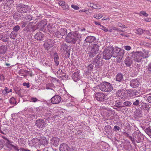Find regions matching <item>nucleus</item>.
<instances>
[{
    "label": "nucleus",
    "instance_id": "obj_1",
    "mask_svg": "<svg viewBox=\"0 0 151 151\" xmlns=\"http://www.w3.org/2000/svg\"><path fill=\"white\" fill-rule=\"evenodd\" d=\"M131 54H132L131 56L133 60L134 61L137 63L141 62L142 61L143 59L147 58L149 57L148 52L147 51H145V50H143V52H131Z\"/></svg>",
    "mask_w": 151,
    "mask_h": 151
},
{
    "label": "nucleus",
    "instance_id": "obj_2",
    "mask_svg": "<svg viewBox=\"0 0 151 151\" xmlns=\"http://www.w3.org/2000/svg\"><path fill=\"white\" fill-rule=\"evenodd\" d=\"M132 142L133 143H134L135 142L137 143L142 142L144 140L143 136L139 130H137L134 132L132 134Z\"/></svg>",
    "mask_w": 151,
    "mask_h": 151
},
{
    "label": "nucleus",
    "instance_id": "obj_3",
    "mask_svg": "<svg viewBox=\"0 0 151 151\" xmlns=\"http://www.w3.org/2000/svg\"><path fill=\"white\" fill-rule=\"evenodd\" d=\"M94 96L96 100L100 103L105 102L108 100H110V99L114 98L112 96H111L110 97V99H109L107 96L105 95L104 93L99 92L95 93Z\"/></svg>",
    "mask_w": 151,
    "mask_h": 151
},
{
    "label": "nucleus",
    "instance_id": "obj_4",
    "mask_svg": "<svg viewBox=\"0 0 151 151\" xmlns=\"http://www.w3.org/2000/svg\"><path fill=\"white\" fill-rule=\"evenodd\" d=\"M99 88L101 91L105 92H110L113 89V87L111 84L105 82L99 85Z\"/></svg>",
    "mask_w": 151,
    "mask_h": 151
},
{
    "label": "nucleus",
    "instance_id": "obj_5",
    "mask_svg": "<svg viewBox=\"0 0 151 151\" xmlns=\"http://www.w3.org/2000/svg\"><path fill=\"white\" fill-rule=\"evenodd\" d=\"M114 50V47L112 46H109L105 48L103 52L104 59L108 60L113 56L112 52Z\"/></svg>",
    "mask_w": 151,
    "mask_h": 151
},
{
    "label": "nucleus",
    "instance_id": "obj_6",
    "mask_svg": "<svg viewBox=\"0 0 151 151\" xmlns=\"http://www.w3.org/2000/svg\"><path fill=\"white\" fill-rule=\"evenodd\" d=\"M100 45L101 44L99 43L93 45V47L88 53L89 56L91 58L94 57L98 53L99 47Z\"/></svg>",
    "mask_w": 151,
    "mask_h": 151
},
{
    "label": "nucleus",
    "instance_id": "obj_7",
    "mask_svg": "<svg viewBox=\"0 0 151 151\" xmlns=\"http://www.w3.org/2000/svg\"><path fill=\"white\" fill-rule=\"evenodd\" d=\"M66 41L68 43H72L74 44L76 43V40L75 38L73 33L70 32L66 37Z\"/></svg>",
    "mask_w": 151,
    "mask_h": 151
},
{
    "label": "nucleus",
    "instance_id": "obj_8",
    "mask_svg": "<svg viewBox=\"0 0 151 151\" xmlns=\"http://www.w3.org/2000/svg\"><path fill=\"white\" fill-rule=\"evenodd\" d=\"M47 23V21L46 19H45L42 20L40 22L37 23L36 25L37 26V28L41 30L44 31L45 29Z\"/></svg>",
    "mask_w": 151,
    "mask_h": 151
},
{
    "label": "nucleus",
    "instance_id": "obj_9",
    "mask_svg": "<svg viewBox=\"0 0 151 151\" xmlns=\"http://www.w3.org/2000/svg\"><path fill=\"white\" fill-rule=\"evenodd\" d=\"M36 125L39 129H41L45 127L47 124L43 119H39L37 120L35 122Z\"/></svg>",
    "mask_w": 151,
    "mask_h": 151
},
{
    "label": "nucleus",
    "instance_id": "obj_10",
    "mask_svg": "<svg viewBox=\"0 0 151 151\" xmlns=\"http://www.w3.org/2000/svg\"><path fill=\"white\" fill-rule=\"evenodd\" d=\"M28 7L27 5L20 4L17 6V9L19 12L21 13H26L28 11Z\"/></svg>",
    "mask_w": 151,
    "mask_h": 151
},
{
    "label": "nucleus",
    "instance_id": "obj_11",
    "mask_svg": "<svg viewBox=\"0 0 151 151\" xmlns=\"http://www.w3.org/2000/svg\"><path fill=\"white\" fill-rule=\"evenodd\" d=\"M54 41L52 39L47 40L46 42L44 44V47L45 50H48L54 45Z\"/></svg>",
    "mask_w": 151,
    "mask_h": 151
},
{
    "label": "nucleus",
    "instance_id": "obj_12",
    "mask_svg": "<svg viewBox=\"0 0 151 151\" xmlns=\"http://www.w3.org/2000/svg\"><path fill=\"white\" fill-rule=\"evenodd\" d=\"M61 100V97L57 95H55L51 99V102L53 104H57L59 103Z\"/></svg>",
    "mask_w": 151,
    "mask_h": 151
},
{
    "label": "nucleus",
    "instance_id": "obj_13",
    "mask_svg": "<svg viewBox=\"0 0 151 151\" xmlns=\"http://www.w3.org/2000/svg\"><path fill=\"white\" fill-rule=\"evenodd\" d=\"M139 84L140 82L137 79H132L130 82V85L132 88L138 87Z\"/></svg>",
    "mask_w": 151,
    "mask_h": 151
},
{
    "label": "nucleus",
    "instance_id": "obj_14",
    "mask_svg": "<svg viewBox=\"0 0 151 151\" xmlns=\"http://www.w3.org/2000/svg\"><path fill=\"white\" fill-rule=\"evenodd\" d=\"M54 84L52 83H49L46 85V88L47 89H51V90L50 92V94L53 96L55 94V91L54 90L52 89V88H55Z\"/></svg>",
    "mask_w": 151,
    "mask_h": 151
},
{
    "label": "nucleus",
    "instance_id": "obj_15",
    "mask_svg": "<svg viewBox=\"0 0 151 151\" xmlns=\"http://www.w3.org/2000/svg\"><path fill=\"white\" fill-rule=\"evenodd\" d=\"M95 62L98 66H100L102 65V59L101 54H99L96 56Z\"/></svg>",
    "mask_w": 151,
    "mask_h": 151
},
{
    "label": "nucleus",
    "instance_id": "obj_16",
    "mask_svg": "<svg viewBox=\"0 0 151 151\" xmlns=\"http://www.w3.org/2000/svg\"><path fill=\"white\" fill-rule=\"evenodd\" d=\"M124 63L127 66L129 67L132 64L133 60L130 57H128L124 60Z\"/></svg>",
    "mask_w": 151,
    "mask_h": 151
},
{
    "label": "nucleus",
    "instance_id": "obj_17",
    "mask_svg": "<svg viewBox=\"0 0 151 151\" xmlns=\"http://www.w3.org/2000/svg\"><path fill=\"white\" fill-rule=\"evenodd\" d=\"M72 77L74 81L76 82L79 81L81 79L79 73L78 71L73 73Z\"/></svg>",
    "mask_w": 151,
    "mask_h": 151
},
{
    "label": "nucleus",
    "instance_id": "obj_18",
    "mask_svg": "<svg viewBox=\"0 0 151 151\" xmlns=\"http://www.w3.org/2000/svg\"><path fill=\"white\" fill-rule=\"evenodd\" d=\"M59 150L60 151H70V148L66 144L63 143L60 145Z\"/></svg>",
    "mask_w": 151,
    "mask_h": 151
},
{
    "label": "nucleus",
    "instance_id": "obj_19",
    "mask_svg": "<svg viewBox=\"0 0 151 151\" xmlns=\"http://www.w3.org/2000/svg\"><path fill=\"white\" fill-rule=\"evenodd\" d=\"M61 49L65 51H66L67 53H68L69 55H70V46H68L66 44L63 43L62 44L61 46Z\"/></svg>",
    "mask_w": 151,
    "mask_h": 151
},
{
    "label": "nucleus",
    "instance_id": "obj_20",
    "mask_svg": "<svg viewBox=\"0 0 151 151\" xmlns=\"http://www.w3.org/2000/svg\"><path fill=\"white\" fill-rule=\"evenodd\" d=\"M96 39L95 37L93 36H89L87 37L84 40V43L85 42L91 43L94 42Z\"/></svg>",
    "mask_w": 151,
    "mask_h": 151
},
{
    "label": "nucleus",
    "instance_id": "obj_21",
    "mask_svg": "<svg viewBox=\"0 0 151 151\" xmlns=\"http://www.w3.org/2000/svg\"><path fill=\"white\" fill-rule=\"evenodd\" d=\"M44 35L41 32H37L35 36V39L39 40H42L44 39Z\"/></svg>",
    "mask_w": 151,
    "mask_h": 151
},
{
    "label": "nucleus",
    "instance_id": "obj_22",
    "mask_svg": "<svg viewBox=\"0 0 151 151\" xmlns=\"http://www.w3.org/2000/svg\"><path fill=\"white\" fill-rule=\"evenodd\" d=\"M121 49L120 48L116 47L114 48V50L112 52L113 57L114 58L116 57L118 55V53Z\"/></svg>",
    "mask_w": 151,
    "mask_h": 151
},
{
    "label": "nucleus",
    "instance_id": "obj_23",
    "mask_svg": "<svg viewBox=\"0 0 151 151\" xmlns=\"http://www.w3.org/2000/svg\"><path fill=\"white\" fill-rule=\"evenodd\" d=\"M51 141L52 144L54 146H57L58 145L59 139L58 137H53Z\"/></svg>",
    "mask_w": 151,
    "mask_h": 151
},
{
    "label": "nucleus",
    "instance_id": "obj_24",
    "mask_svg": "<svg viewBox=\"0 0 151 151\" xmlns=\"http://www.w3.org/2000/svg\"><path fill=\"white\" fill-rule=\"evenodd\" d=\"M47 28L50 33L54 32L56 29L55 26L53 24H49L47 26Z\"/></svg>",
    "mask_w": 151,
    "mask_h": 151
},
{
    "label": "nucleus",
    "instance_id": "obj_25",
    "mask_svg": "<svg viewBox=\"0 0 151 151\" xmlns=\"http://www.w3.org/2000/svg\"><path fill=\"white\" fill-rule=\"evenodd\" d=\"M116 81L119 82L123 81L122 74V73H118L116 76Z\"/></svg>",
    "mask_w": 151,
    "mask_h": 151
},
{
    "label": "nucleus",
    "instance_id": "obj_26",
    "mask_svg": "<svg viewBox=\"0 0 151 151\" xmlns=\"http://www.w3.org/2000/svg\"><path fill=\"white\" fill-rule=\"evenodd\" d=\"M3 11L7 12L10 10L11 6L10 5H8L6 4H3Z\"/></svg>",
    "mask_w": 151,
    "mask_h": 151
},
{
    "label": "nucleus",
    "instance_id": "obj_27",
    "mask_svg": "<svg viewBox=\"0 0 151 151\" xmlns=\"http://www.w3.org/2000/svg\"><path fill=\"white\" fill-rule=\"evenodd\" d=\"M6 51V47L4 46L0 47V54H4Z\"/></svg>",
    "mask_w": 151,
    "mask_h": 151
},
{
    "label": "nucleus",
    "instance_id": "obj_28",
    "mask_svg": "<svg viewBox=\"0 0 151 151\" xmlns=\"http://www.w3.org/2000/svg\"><path fill=\"white\" fill-rule=\"evenodd\" d=\"M66 30V29L65 28H61L59 31L60 33V34L63 37L67 33Z\"/></svg>",
    "mask_w": 151,
    "mask_h": 151
},
{
    "label": "nucleus",
    "instance_id": "obj_29",
    "mask_svg": "<svg viewBox=\"0 0 151 151\" xmlns=\"http://www.w3.org/2000/svg\"><path fill=\"white\" fill-rule=\"evenodd\" d=\"M114 101L115 102V104L114 105V106L117 108H120V107H122V106L121 105L122 104V102L121 101H115L114 100Z\"/></svg>",
    "mask_w": 151,
    "mask_h": 151
},
{
    "label": "nucleus",
    "instance_id": "obj_30",
    "mask_svg": "<svg viewBox=\"0 0 151 151\" xmlns=\"http://www.w3.org/2000/svg\"><path fill=\"white\" fill-rule=\"evenodd\" d=\"M73 35L75 37V38L76 40V41L78 39H79L81 37V35L78 33L76 32L75 33H73Z\"/></svg>",
    "mask_w": 151,
    "mask_h": 151
},
{
    "label": "nucleus",
    "instance_id": "obj_31",
    "mask_svg": "<svg viewBox=\"0 0 151 151\" xmlns=\"http://www.w3.org/2000/svg\"><path fill=\"white\" fill-rule=\"evenodd\" d=\"M133 90L132 89L127 90L126 91L127 94L128 96H129L130 97H132L133 96Z\"/></svg>",
    "mask_w": 151,
    "mask_h": 151
},
{
    "label": "nucleus",
    "instance_id": "obj_32",
    "mask_svg": "<svg viewBox=\"0 0 151 151\" xmlns=\"http://www.w3.org/2000/svg\"><path fill=\"white\" fill-rule=\"evenodd\" d=\"M124 52H125L124 50L122 49L120 50L119 51V52L118 55V56H120V57H119V59H122L124 55Z\"/></svg>",
    "mask_w": 151,
    "mask_h": 151
},
{
    "label": "nucleus",
    "instance_id": "obj_33",
    "mask_svg": "<svg viewBox=\"0 0 151 151\" xmlns=\"http://www.w3.org/2000/svg\"><path fill=\"white\" fill-rule=\"evenodd\" d=\"M26 20L28 22L30 21L32 19V16L30 14H27L25 17Z\"/></svg>",
    "mask_w": 151,
    "mask_h": 151
},
{
    "label": "nucleus",
    "instance_id": "obj_34",
    "mask_svg": "<svg viewBox=\"0 0 151 151\" xmlns=\"http://www.w3.org/2000/svg\"><path fill=\"white\" fill-rule=\"evenodd\" d=\"M141 93L139 91H137L136 90H134L133 91V96H136L137 97L141 95Z\"/></svg>",
    "mask_w": 151,
    "mask_h": 151
},
{
    "label": "nucleus",
    "instance_id": "obj_35",
    "mask_svg": "<svg viewBox=\"0 0 151 151\" xmlns=\"http://www.w3.org/2000/svg\"><path fill=\"white\" fill-rule=\"evenodd\" d=\"M0 37H1V40L2 41L4 42H7L8 40L9 39V37H3V35H0Z\"/></svg>",
    "mask_w": 151,
    "mask_h": 151
},
{
    "label": "nucleus",
    "instance_id": "obj_36",
    "mask_svg": "<svg viewBox=\"0 0 151 151\" xmlns=\"http://www.w3.org/2000/svg\"><path fill=\"white\" fill-rule=\"evenodd\" d=\"M17 35V34L16 32L12 31L10 35L9 36L11 38L14 39L15 38Z\"/></svg>",
    "mask_w": 151,
    "mask_h": 151
},
{
    "label": "nucleus",
    "instance_id": "obj_37",
    "mask_svg": "<svg viewBox=\"0 0 151 151\" xmlns=\"http://www.w3.org/2000/svg\"><path fill=\"white\" fill-rule=\"evenodd\" d=\"M145 131L148 135L151 136V129L149 127L146 128Z\"/></svg>",
    "mask_w": 151,
    "mask_h": 151
},
{
    "label": "nucleus",
    "instance_id": "obj_38",
    "mask_svg": "<svg viewBox=\"0 0 151 151\" xmlns=\"http://www.w3.org/2000/svg\"><path fill=\"white\" fill-rule=\"evenodd\" d=\"M10 103L11 104H16V101L14 97L11 98L10 99L9 101Z\"/></svg>",
    "mask_w": 151,
    "mask_h": 151
},
{
    "label": "nucleus",
    "instance_id": "obj_39",
    "mask_svg": "<svg viewBox=\"0 0 151 151\" xmlns=\"http://www.w3.org/2000/svg\"><path fill=\"white\" fill-rule=\"evenodd\" d=\"M132 103L130 101H126L123 103L124 106L122 107L130 106L132 104Z\"/></svg>",
    "mask_w": 151,
    "mask_h": 151
},
{
    "label": "nucleus",
    "instance_id": "obj_40",
    "mask_svg": "<svg viewBox=\"0 0 151 151\" xmlns=\"http://www.w3.org/2000/svg\"><path fill=\"white\" fill-rule=\"evenodd\" d=\"M55 34L56 36V37L58 38H63L62 36L60 34V33L59 30L55 32Z\"/></svg>",
    "mask_w": 151,
    "mask_h": 151
},
{
    "label": "nucleus",
    "instance_id": "obj_41",
    "mask_svg": "<svg viewBox=\"0 0 151 151\" xmlns=\"http://www.w3.org/2000/svg\"><path fill=\"white\" fill-rule=\"evenodd\" d=\"M20 29L19 26L18 25L15 26L13 28V31L15 32H18Z\"/></svg>",
    "mask_w": 151,
    "mask_h": 151
},
{
    "label": "nucleus",
    "instance_id": "obj_42",
    "mask_svg": "<svg viewBox=\"0 0 151 151\" xmlns=\"http://www.w3.org/2000/svg\"><path fill=\"white\" fill-rule=\"evenodd\" d=\"M93 65L91 64H90L87 66V68L88 70V72H90V71H92L93 70Z\"/></svg>",
    "mask_w": 151,
    "mask_h": 151
},
{
    "label": "nucleus",
    "instance_id": "obj_43",
    "mask_svg": "<svg viewBox=\"0 0 151 151\" xmlns=\"http://www.w3.org/2000/svg\"><path fill=\"white\" fill-rule=\"evenodd\" d=\"M93 17L97 19H99L102 17V16L101 14L99 13L94 15Z\"/></svg>",
    "mask_w": 151,
    "mask_h": 151
},
{
    "label": "nucleus",
    "instance_id": "obj_44",
    "mask_svg": "<svg viewBox=\"0 0 151 151\" xmlns=\"http://www.w3.org/2000/svg\"><path fill=\"white\" fill-rule=\"evenodd\" d=\"M136 115L139 117H141L142 116V111L141 110H139L137 111Z\"/></svg>",
    "mask_w": 151,
    "mask_h": 151
},
{
    "label": "nucleus",
    "instance_id": "obj_45",
    "mask_svg": "<svg viewBox=\"0 0 151 151\" xmlns=\"http://www.w3.org/2000/svg\"><path fill=\"white\" fill-rule=\"evenodd\" d=\"M143 32V30L140 28H139L136 30V33L139 35H141Z\"/></svg>",
    "mask_w": 151,
    "mask_h": 151
},
{
    "label": "nucleus",
    "instance_id": "obj_46",
    "mask_svg": "<svg viewBox=\"0 0 151 151\" xmlns=\"http://www.w3.org/2000/svg\"><path fill=\"white\" fill-rule=\"evenodd\" d=\"M39 100L35 97H31L30 99V101L33 102H36L39 101Z\"/></svg>",
    "mask_w": 151,
    "mask_h": 151
},
{
    "label": "nucleus",
    "instance_id": "obj_47",
    "mask_svg": "<svg viewBox=\"0 0 151 151\" xmlns=\"http://www.w3.org/2000/svg\"><path fill=\"white\" fill-rule=\"evenodd\" d=\"M93 8L95 9H100L101 8L99 4H93Z\"/></svg>",
    "mask_w": 151,
    "mask_h": 151
},
{
    "label": "nucleus",
    "instance_id": "obj_48",
    "mask_svg": "<svg viewBox=\"0 0 151 151\" xmlns=\"http://www.w3.org/2000/svg\"><path fill=\"white\" fill-rule=\"evenodd\" d=\"M140 16H141V14L147 17L148 16V14H147L145 12L142 11H141L139 14Z\"/></svg>",
    "mask_w": 151,
    "mask_h": 151
},
{
    "label": "nucleus",
    "instance_id": "obj_49",
    "mask_svg": "<svg viewBox=\"0 0 151 151\" xmlns=\"http://www.w3.org/2000/svg\"><path fill=\"white\" fill-rule=\"evenodd\" d=\"M42 142L43 145H46L48 143V141L46 139H43L41 140L40 141Z\"/></svg>",
    "mask_w": 151,
    "mask_h": 151
},
{
    "label": "nucleus",
    "instance_id": "obj_50",
    "mask_svg": "<svg viewBox=\"0 0 151 151\" xmlns=\"http://www.w3.org/2000/svg\"><path fill=\"white\" fill-rule=\"evenodd\" d=\"M124 134L125 136H126L127 137L129 138V139H130L132 141V137L131 136H130L129 135V134L126 133L125 132H124Z\"/></svg>",
    "mask_w": 151,
    "mask_h": 151
},
{
    "label": "nucleus",
    "instance_id": "obj_51",
    "mask_svg": "<svg viewBox=\"0 0 151 151\" xmlns=\"http://www.w3.org/2000/svg\"><path fill=\"white\" fill-rule=\"evenodd\" d=\"M51 116V114L50 113H46L45 114L44 116H45V118H47V119L48 118V119Z\"/></svg>",
    "mask_w": 151,
    "mask_h": 151
},
{
    "label": "nucleus",
    "instance_id": "obj_52",
    "mask_svg": "<svg viewBox=\"0 0 151 151\" xmlns=\"http://www.w3.org/2000/svg\"><path fill=\"white\" fill-rule=\"evenodd\" d=\"M148 71L150 73H151V62L147 66Z\"/></svg>",
    "mask_w": 151,
    "mask_h": 151
},
{
    "label": "nucleus",
    "instance_id": "obj_53",
    "mask_svg": "<svg viewBox=\"0 0 151 151\" xmlns=\"http://www.w3.org/2000/svg\"><path fill=\"white\" fill-rule=\"evenodd\" d=\"M71 7L75 10H77L79 9V7L76 5L72 4L71 5Z\"/></svg>",
    "mask_w": 151,
    "mask_h": 151
},
{
    "label": "nucleus",
    "instance_id": "obj_54",
    "mask_svg": "<svg viewBox=\"0 0 151 151\" xmlns=\"http://www.w3.org/2000/svg\"><path fill=\"white\" fill-rule=\"evenodd\" d=\"M31 28L33 31H34L37 29H38L37 28V26L36 25L31 26Z\"/></svg>",
    "mask_w": 151,
    "mask_h": 151
},
{
    "label": "nucleus",
    "instance_id": "obj_55",
    "mask_svg": "<svg viewBox=\"0 0 151 151\" xmlns=\"http://www.w3.org/2000/svg\"><path fill=\"white\" fill-rule=\"evenodd\" d=\"M59 4L60 6H61L62 7L65 4V2L64 1H60L59 2Z\"/></svg>",
    "mask_w": 151,
    "mask_h": 151
},
{
    "label": "nucleus",
    "instance_id": "obj_56",
    "mask_svg": "<svg viewBox=\"0 0 151 151\" xmlns=\"http://www.w3.org/2000/svg\"><path fill=\"white\" fill-rule=\"evenodd\" d=\"M139 104V103L138 100H136L133 103V105L134 106H138Z\"/></svg>",
    "mask_w": 151,
    "mask_h": 151
},
{
    "label": "nucleus",
    "instance_id": "obj_57",
    "mask_svg": "<svg viewBox=\"0 0 151 151\" xmlns=\"http://www.w3.org/2000/svg\"><path fill=\"white\" fill-rule=\"evenodd\" d=\"M54 59H59V57L57 53L55 52L54 54Z\"/></svg>",
    "mask_w": 151,
    "mask_h": 151
},
{
    "label": "nucleus",
    "instance_id": "obj_58",
    "mask_svg": "<svg viewBox=\"0 0 151 151\" xmlns=\"http://www.w3.org/2000/svg\"><path fill=\"white\" fill-rule=\"evenodd\" d=\"M124 48L127 50H129L131 49V47L129 46L126 45L124 46Z\"/></svg>",
    "mask_w": 151,
    "mask_h": 151
},
{
    "label": "nucleus",
    "instance_id": "obj_59",
    "mask_svg": "<svg viewBox=\"0 0 151 151\" xmlns=\"http://www.w3.org/2000/svg\"><path fill=\"white\" fill-rule=\"evenodd\" d=\"M10 146L12 147L15 150H17V151H19V149L18 147L14 146L12 144H10Z\"/></svg>",
    "mask_w": 151,
    "mask_h": 151
},
{
    "label": "nucleus",
    "instance_id": "obj_60",
    "mask_svg": "<svg viewBox=\"0 0 151 151\" xmlns=\"http://www.w3.org/2000/svg\"><path fill=\"white\" fill-rule=\"evenodd\" d=\"M59 59H54V62H55V65L56 66H58L59 64V61L58 60Z\"/></svg>",
    "mask_w": 151,
    "mask_h": 151
},
{
    "label": "nucleus",
    "instance_id": "obj_61",
    "mask_svg": "<svg viewBox=\"0 0 151 151\" xmlns=\"http://www.w3.org/2000/svg\"><path fill=\"white\" fill-rule=\"evenodd\" d=\"M63 8L64 10L68 9H69V6L67 4L64 5L63 7Z\"/></svg>",
    "mask_w": 151,
    "mask_h": 151
},
{
    "label": "nucleus",
    "instance_id": "obj_62",
    "mask_svg": "<svg viewBox=\"0 0 151 151\" xmlns=\"http://www.w3.org/2000/svg\"><path fill=\"white\" fill-rule=\"evenodd\" d=\"M4 78V76L3 74L0 75V80L4 81L5 80Z\"/></svg>",
    "mask_w": 151,
    "mask_h": 151
},
{
    "label": "nucleus",
    "instance_id": "obj_63",
    "mask_svg": "<svg viewBox=\"0 0 151 151\" xmlns=\"http://www.w3.org/2000/svg\"><path fill=\"white\" fill-rule=\"evenodd\" d=\"M101 27H102V28L101 29H102L105 32H107L108 31V30L104 26L101 25Z\"/></svg>",
    "mask_w": 151,
    "mask_h": 151
},
{
    "label": "nucleus",
    "instance_id": "obj_64",
    "mask_svg": "<svg viewBox=\"0 0 151 151\" xmlns=\"http://www.w3.org/2000/svg\"><path fill=\"white\" fill-rule=\"evenodd\" d=\"M147 100L148 102L150 103H151V96H149L147 98Z\"/></svg>",
    "mask_w": 151,
    "mask_h": 151
}]
</instances>
